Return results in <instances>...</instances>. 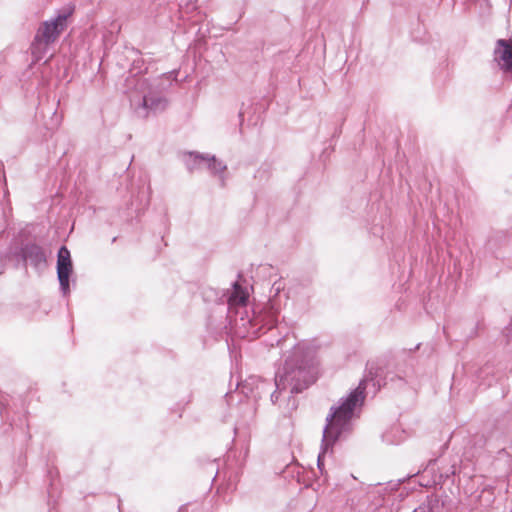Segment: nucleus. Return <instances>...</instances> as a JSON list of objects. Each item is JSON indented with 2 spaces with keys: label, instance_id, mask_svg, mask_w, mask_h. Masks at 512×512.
Wrapping results in <instances>:
<instances>
[{
  "label": "nucleus",
  "instance_id": "f257e3e1",
  "mask_svg": "<svg viewBox=\"0 0 512 512\" xmlns=\"http://www.w3.org/2000/svg\"><path fill=\"white\" fill-rule=\"evenodd\" d=\"M316 351L317 346L307 340H302L293 346L283 367L275 375L276 389L270 395L273 404L279 403L282 398L287 402L286 411L290 412L297 408L294 395L302 392L317 378Z\"/></svg>",
  "mask_w": 512,
  "mask_h": 512
},
{
  "label": "nucleus",
  "instance_id": "f03ea898",
  "mask_svg": "<svg viewBox=\"0 0 512 512\" xmlns=\"http://www.w3.org/2000/svg\"><path fill=\"white\" fill-rule=\"evenodd\" d=\"M248 292L234 283L233 292L228 298V318L231 331L236 337L253 339L276 326L280 313L275 300H270L263 311L250 315L247 307Z\"/></svg>",
  "mask_w": 512,
  "mask_h": 512
},
{
  "label": "nucleus",
  "instance_id": "7ed1b4c3",
  "mask_svg": "<svg viewBox=\"0 0 512 512\" xmlns=\"http://www.w3.org/2000/svg\"><path fill=\"white\" fill-rule=\"evenodd\" d=\"M365 390L366 381L362 380L346 397L339 400L338 405L330 408L323 430L321 451L317 459L320 471L323 469L326 453L340 437L351 430L352 420L359 416L365 400Z\"/></svg>",
  "mask_w": 512,
  "mask_h": 512
},
{
  "label": "nucleus",
  "instance_id": "20e7f679",
  "mask_svg": "<svg viewBox=\"0 0 512 512\" xmlns=\"http://www.w3.org/2000/svg\"><path fill=\"white\" fill-rule=\"evenodd\" d=\"M69 14H58L54 18L44 21L38 28L31 45L32 54L37 60L43 58L48 46L54 43L67 26Z\"/></svg>",
  "mask_w": 512,
  "mask_h": 512
},
{
  "label": "nucleus",
  "instance_id": "39448f33",
  "mask_svg": "<svg viewBox=\"0 0 512 512\" xmlns=\"http://www.w3.org/2000/svg\"><path fill=\"white\" fill-rule=\"evenodd\" d=\"M270 383L259 376H250L245 381L237 385V392L235 394H226L228 402L234 400L235 396L240 394L245 395L247 398H253L255 401L261 398L263 394L270 392Z\"/></svg>",
  "mask_w": 512,
  "mask_h": 512
},
{
  "label": "nucleus",
  "instance_id": "423d86ee",
  "mask_svg": "<svg viewBox=\"0 0 512 512\" xmlns=\"http://www.w3.org/2000/svg\"><path fill=\"white\" fill-rule=\"evenodd\" d=\"M186 166L190 171L206 167L211 171V173L220 177L222 186L225 185L223 173L227 169V166L221 161H218L215 156L200 155L190 152L186 159Z\"/></svg>",
  "mask_w": 512,
  "mask_h": 512
},
{
  "label": "nucleus",
  "instance_id": "0eeeda50",
  "mask_svg": "<svg viewBox=\"0 0 512 512\" xmlns=\"http://www.w3.org/2000/svg\"><path fill=\"white\" fill-rule=\"evenodd\" d=\"M73 271L70 251L66 246H61L57 255V277L60 290L64 296L70 293V275Z\"/></svg>",
  "mask_w": 512,
  "mask_h": 512
},
{
  "label": "nucleus",
  "instance_id": "6e6552de",
  "mask_svg": "<svg viewBox=\"0 0 512 512\" xmlns=\"http://www.w3.org/2000/svg\"><path fill=\"white\" fill-rule=\"evenodd\" d=\"M132 105L135 107V111L141 117H146L150 113H157L163 111L166 108L167 101L165 98L158 94L148 93L142 97V100L136 104L135 100H131Z\"/></svg>",
  "mask_w": 512,
  "mask_h": 512
},
{
  "label": "nucleus",
  "instance_id": "1a4fd4ad",
  "mask_svg": "<svg viewBox=\"0 0 512 512\" xmlns=\"http://www.w3.org/2000/svg\"><path fill=\"white\" fill-rule=\"evenodd\" d=\"M21 255L24 261L28 262L36 270H43L47 263L46 251L34 243L26 244L21 249Z\"/></svg>",
  "mask_w": 512,
  "mask_h": 512
},
{
  "label": "nucleus",
  "instance_id": "9d476101",
  "mask_svg": "<svg viewBox=\"0 0 512 512\" xmlns=\"http://www.w3.org/2000/svg\"><path fill=\"white\" fill-rule=\"evenodd\" d=\"M495 60L500 68L507 73H512V41L499 39L494 50Z\"/></svg>",
  "mask_w": 512,
  "mask_h": 512
},
{
  "label": "nucleus",
  "instance_id": "9b49d317",
  "mask_svg": "<svg viewBox=\"0 0 512 512\" xmlns=\"http://www.w3.org/2000/svg\"><path fill=\"white\" fill-rule=\"evenodd\" d=\"M413 512H427L425 509H415Z\"/></svg>",
  "mask_w": 512,
  "mask_h": 512
}]
</instances>
